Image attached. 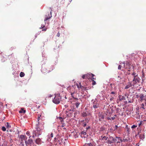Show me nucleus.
<instances>
[{
  "label": "nucleus",
  "instance_id": "1",
  "mask_svg": "<svg viewBox=\"0 0 146 146\" xmlns=\"http://www.w3.org/2000/svg\"><path fill=\"white\" fill-rule=\"evenodd\" d=\"M38 123L37 127L36 128V130L33 131V137L34 138L37 136H38L41 135L42 134V131L44 129V123L42 122L40 123V121H38Z\"/></svg>",
  "mask_w": 146,
  "mask_h": 146
},
{
  "label": "nucleus",
  "instance_id": "2",
  "mask_svg": "<svg viewBox=\"0 0 146 146\" xmlns=\"http://www.w3.org/2000/svg\"><path fill=\"white\" fill-rule=\"evenodd\" d=\"M76 86L75 85L72 86H69L67 88V90L70 94L72 98H74L76 96Z\"/></svg>",
  "mask_w": 146,
  "mask_h": 146
},
{
  "label": "nucleus",
  "instance_id": "3",
  "mask_svg": "<svg viewBox=\"0 0 146 146\" xmlns=\"http://www.w3.org/2000/svg\"><path fill=\"white\" fill-rule=\"evenodd\" d=\"M61 97L59 94H55L54 99L52 100L53 102L56 104H58L61 100Z\"/></svg>",
  "mask_w": 146,
  "mask_h": 146
},
{
  "label": "nucleus",
  "instance_id": "4",
  "mask_svg": "<svg viewBox=\"0 0 146 146\" xmlns=\"http://www.w3.org/2000/svg\"><path fill=\"white\" fill-rule=\"evenodd\" d=\"M50 9L51 11L50 12V13H47L45 15V19H44V21L45 22V23H47L48 24V22L49 21V19H50V18L52 17V9L51 8H50Z\"/></svg>",
  "mask_w": 146,
  "mask_h": 146
},
{
  "label": "nucleus",
  "instance_id": "5",
  "mask_svg": "<svg viewBox=\"0 0 146 146\" xmlns=\"http://www.w3.org/2000/svg\"><path fill=\"white\" fill-rule=\"evenodd\" d=\"M70 100H71V102L72 103L73 101L75 102V103H73V104H75L76 107L78 108L80 104L79 102L78 101V99L75 97L74 98H72V99L70 98Z\"/></svg>",
  "mask_w": 146,
  "mask_h": 146
},
{
  "label": "nucleus",
  "instance_id": "6",
  "mask_svg": "<svg viewBox=\"0 0 146 146\" xmlns=\"http://www.w3.org/2000/svg\"><path fill=\"white\" fill-rule=\"evenodd\" d=\"M115 141H116V140L113 137H110L109 138L108 140L106 141V143H108L111 144L113 143Z\"/></svg>",
  "mask_w": 146,
  "mask_h": 146
},
{
  "label": "nucleus",
  "instance_id": "7",
  "mask_svg": "<svg viewBox=\"0 0 146 146\" xmlns=\"http://www.w3.org/2000/svg\"><path fill=\"white\" fill-rule=\"evenodd\" d=\"M139 96L141 99L140 101L141 102H144V101L146 100V99H145V96H144L143 94H140Z\"/></svg>",
  "mask_w": 146,
  "mask_h": 146
},
{
  "label": "nucleus",
  "instance_id": "8",
  "mask_svg": "<svg viewBox=\"0 0 146 146\" xmlns=\"http://www.w3.org/2000/svg\"><path fill=\"white\" fill-rule=\"evenodd\" d=\"M33 142V141L31 139H29L27 141H25V143L27 145H29L32 146V144Z\"/></svg>",
  "mask_w": 146,
  "mask_h": 146
},
{
  "label": "nucleus",
  "instance_id": "9",
  "mask_svg": "<svg viewBox=\"0 0 146 146\" xmlns=\"http://www.w3.org/2000/svg\"><path fill=\"white\" fill-rule=\"evenodd\" d=\"M142 104H141L140 108L144 110L146 108V100L144 101V102H141Z\"/></svg>",
  "mask_w": 146,
  "mask_h": 146
},
{
  "label": "nucleus",
  "instance_id": "10",
  "mask_svg": "<svg viewBox=\"0 0 146 146\" xmlns=\"http://www.w3.org/2000/svg\"><path fill=\"white\" fill-rule=\"evenodd\" d=\"M80 135L81 137L82 138H85L88 136V135L87 134L86 132L83 131L81 132Z\"/></svg>",
  "mask_w": 146,
  "mask_h": 146
},
{
  "label": "nucleus",
  "instance_id": "11",
  "mask_svg": "<svg viewBox=\"0 0 146 146\" xmlns=\"http://www.w3.org/2000/svg\"><path fill=\"white\" fill-rule=\"evenodd\" d=\"M44 118L43 113H41L38 115V121H40V120H43Z\"/></svg>",
  "mask_w": 146,
  "mask_h": 146
},
{
  "label": "nucleus",
  "instance_id": "12",
  "mask_svg": "<svg viewBox=\"0 0 146 146\" xmlns=\"http://www.w3.org/2000/svg\"><path fill=\"white\" fill-rule=\"evenodd\" d=\"M134 79L133 80V82H134L133 83L134 84H136L137 82H139L140 81V78L139 77H137V76L134 77Z\"/></svg>",
  "mask_w": 146,
  "mask_h": 146
},
{
  "label": "nucleus",
  "instance_id": "13",
  "mask_svg": "<svg viewBox=\"0 0 146 146\" xmlns=\"http://www.w3.org/2000/svg\"><path fill=\"white\" fill-rule=\"evenodd\" d=\"M91 115L92 114L90 113H89L88 111L83 112L82 114V116L84 117H86L88 115L91 116Z\"/></svg>",
  "mask_w": 146,
  "mask_h": 146
},
{
  "label": "nucleus",
  "instance_id": "14",
  "mask_svg": "<svg viewBox=\"0 0 146 146\" xmlns=\"http://www.w3.org/2000/svg\"><path fill=\"white\" fill-rule=\"evenodd\" d=\"M20 138L22 142L24 140L25 141L27 139V137L25 135H20Z\"/></svg>",
  "mask_w": 146,
  "mask_h": 146
},
{
  "label": "nucleus",
  "instance_id": "15",
  "mask_svg": "<svg viewBox=\"0 0 146 146\" xmlns=\"http://www.w3.org/2000/svg\"><path fill=\"white\" fill-rule=\"evenodd\" d=\"M53 137V134L52 133H51L50 134H48V135L47 136V140L48 141H50L51 139V138L52 137Z\"/></svg>",
  "mask_w": 146,
  "mask_h": 146
},
{
  "label": "nucleus",
  "instance_id": "16",
  "mask_svg": "<svg viewBox=\"0 0 146 146\" xmlns=\"http://www.w3.org/2000/svg\"><path fill=\"white\" fill-rule=\"evenodd\" d=\"M93 74L91 73L87 74V79L88 80H89V79L91 80V78L93 76Z\"/></svg>",
  "mask_w": 146,
  "mask_h": 146
},
{
  "label": "nucleus",
  "instance_id": "17",
  "mask_svg": "<svg viewBox=\"0 0 146 146\" xmlns=\"http://www.w3.org/2000/svg\"><path fill=\"white\" fill-rule=\"evenodd\" d=\"M35 142L37 144H40L42 143L41 139L39 138H38L36 140Z\"/></svg>",
  "mask_w": 146,
  "mask_h": 146
},
{
  "label": "nucleus",
  "instance_id": "18",
  "mask_svg": "<svg viewBox=\"0 0 146 146\" xmlns=\"http://www.w3.org/2000/svg\"><path fill=\"white\" fill-rule=\"evenodd\" d=\"M139 137L141 139H144L145 138V136L144 133V131H143L142 133L140 134Z\"/></svg>",
  "mask_w": 146,
  "mask_h": 146
},
{
  "label": "nucleus",
  "instance_id": "19",
  "mask_svg": "<svg viewBox=\"0 0 146 146\" xmlns=\"http://www.w3.org/2000/svg\"><path fill=\"white\" fill-rule=\"evenodd\" d=\"M132 84L131 83V82H129V84H127V85L125 87V89H127L131 87L132 86Z\"/></svg>",
  "mask_w": 146,
  "mask_h": 146
},
{
  "label": "nucleus",
  "instance_id": "20",
  "mask_svg": "<svg viewBox=\"0 0 146 146\" xmlns=\"http://www.w3.org/2000/svg\"><path fill=\"white\" fill-rule=\"evenodd\" d=\"M118 97L119 100L120 101H121L125 100V97L123 96L119 95Z\"/></svg>",
  "mask_w": 146,
  "mask_h": 146
},
{
  "label": "nucleus",
  "instance_id": "21",
  "mask_svg": "<svg viewBox=\"0 0 146 146\" xmlns=\"http://www.w3.org/2000/svg\"><path fill=\"white\" fill-rule=\"evenodd\" d=\"M77 86L78 88V89L79 90H80V89L81 88H82V86L81 85V84L80 83H79V84H77Z\"/></svg>",
  "mask_w": 146,
  "mask_h": 146
},
{
  "label": "nucleus",
  "instance_id": "22",
  "mask_svg": "<svg viewBox=\"0 0 146 146\" xmlns=\"http://www.w3.org/2000/svg\"><path fill=\"white\" fill-rule=\"evenodd\" d=\"M126 65L127 66L126 68H128L129 69L130 68V62H129L127 61L126 62Z\"/></svg>",
  "mask_w": 146,
  "mask_h": 146
},
{
  "label": "nucleus",
  "instance_id": "23",
  "mask_svg": "<svg viewBox=\"0 0 146 146\" xmlns=\"http://www.w3.org/2000/svg\"><path fill=\"white\" fill-rule=\"evenodd\" d=\"M104 115L101 114L99 116V120H101L102 119H104Z\"/></svg>",
  "mask_w": 146,
  "mask_h": 146
},
{
  "label": "nucleus",
  "instance_id": "24",
  "mask_svg": "<svg viewBox=\"0 0 146 146\" xmlns=\"http://www.w3.org/2000/svg\"><path fill=\"white\" fill-rule=\"evenodd\" d=\"M26 112V111L24 110L23 109L21 108V110L19 111V113H25Z\"/></svg>",
  "mask_w": 146,
  "mask_h": 146
},
{
  "label": "nucleus",
  "instance_id": "25",
  "mask_svg": "<svg viewBox=\"0 0 146 146\" xmlns=\"http://www.w3.org/2000/svg\"><path fill=\"white\" fill-rule=\"evenodd\" d=\"M6 126L7 128H9L11 127V125L8 122L7 123Z\"/></svg>",
  "mask_w": 146,
  "mask_h": 146
},
{
  "label": "nucleus",
  "instance_id": "26",
  "mask_svg": "<svg viewBox=\"0 0 146 146\" xmlns=\"http://www.w3.org/2000/svg\"><path fill=\"white\" fill-rule=\"evenodd\" d=\"M25 75V74L24 73H23L22 72H21L20 73V76L21 77L24 76Z\"/></svg>",
  "mask_w": 146,
  "mask_h": 146
},
{
  "label": "nucleus",
  "instance_id": "27",
  "mask_svg": "<svg viewBox=\"0 0 146 146\" xmlns=\"http://www.w3.org/2000/svg\"><path fill=\"white\" fill-rule=\"evenodd\" d=\"M41 29H42V31H46L47 29V28L46 27H44L42 28H41Z\"/></svg>",
  "mask_w": 146,
  "mask_h": 146
},
{
  "label": "nucleus",
  "instance_id": "28",
  "mask_svg": "<svg viewBox=\"0 0 146 146\" xmlns=\"http://www.w3.org/2000/svg\"><path fill=\"white\" fill-rule=\"evenodd\" d=\"M82 78L83 79H87V74H84L82 76Z\"/></svg>",
  "mask_w": 146,
  "mask_h": 146
},
{
  "label": "nucleus",
  "instance_id": "29",
  "mask_svg": "<svg viewBox=\"0 0 146 146\" xmlns=\"http://www.w3.org/2000/svg\"><path fill=\"white\" fill-rule=\"evenodd\" d=\"M93 77H92L91 78V80H96V76H95L93 74Z\"/></svg>",
  "mask_w": 146,
  "mask_h": 146
},
{
  "label": "nucleus",
  "instance_id": "30",
  "mask_svg": "<svg viewBox=\"0 0 146 146\" xmlns=\"http://www.w3.org/2000/svg\"><path fill=\"white\" fill-rule=\"evenodd\" d=\"M132 75L133 76H137V75L136 74V73L135 72H133L132 73Z\"/></svg>",
  "mask_w": 146,
  "mask_h": 146
},
{
  "label": "nucleus",
  "instance_id": "31",
  "mask_svg": "<svg viewBox=\"0 0 146 146\" xmlns=\"http://www.w3.org/2000/svg\"><path fill=\"white\" fill-rule=\"evenodd\" d=\"M2 130L4 131H6V128L5 127H3L2 128Z\"/></svg>",
  "mask_w": 146,
  "mask_h": 146
},
{
  "label": "nucleus",
  "instance_id": "32",
  "mask_svg": "<svg viewBox=\"0 0 146 146\" xmlns=\"http://www.w3.org/2000/svg\"><path fill=\"white\" fill-rule=\"evenodd\" d=\"M108 137H106V136H104L103 137L102 140H106L107 139Z\"/></svg>",
  "mask_w": 146,
  "mask_h": 146
},
{
  "label": "nucleus",
  "instance_id": "33",
  "mask_svg": "<svg viewBox=\"0 0 146 146\" xmlns=\"http://www.w3.org/2000/svg\"><path fill=\"white\" fill-rule=\"evenodd\" d=\"M59 118L61 122L63 121V119L61 117H59Z\"/></svg>",
  "mask_w": 146,
  "mask_h": 146
},
{
  "label": "nucleus",
  "instance_id": "34",
  "mask_svg": "<svg viewBox=\"0 0 146 146\" xmlns=\"http://www.w3.org/2000/svg\"><path fill=\"white\" fill-rule=\"evenodd\" d=\"M137 127V125H133L131 126V128L132 129L135 128H136Z\"/></svg>",
  "mask_w": 146,
  "mask_h": 146
},
{
  "label": "nucleus",
  "instance_id": "35",
  "mask_svg": "<svg viewBox=\"0 0 146 146\" xmlns=\"http://www.w3.org/2000/svg\"><path fill=\"white\" fill-rule=\"evenodd\" d=\"M98 105L97 104L96 105H94L93 106V107L94 108H98Z\"/></svg>",
  "mask_w": 146,
  "mask_h": 146
},
{
  "label": "nucleus",
  "instance_id": "36",
  "mask_svg": "<svg viewBox=\"0 0 146 146\" xmlns=\"http://www.w3.org/2000/svg\"><path fill=\"white\" fill-rule=\"evenodd\" d=\"M92 84L93 85L96 84V82L94 80H92Z\"/></svg>",
  "mask_w": 146,
  "mask_h": 146
},
{
  "label": "nucleus",
  "instance_id": "37",
  "mask_svg": "<svg viewBox=\"0 0 146 146\" xmlns=\"http://www.w3.org/2000/svg\"><path fill=\"white\" fill-rule=\"evenodd\" d=\"M26 134L27 135L29 136L30 135V132L29 131H28L27 132Z\"/></svg>",
  "mask_w": 146,
  "mask_h": 146
},
{
  "label": "nucleus",
  "instance_id": "38",
  "mask_svg": "<svg viewBox=\"0 0 146 146\" xmlns=\"http://www.w3.org/2000/svg\"><path fill=\"white\" fill-rule=\"evenodd\" d=\"M45 27V24L44 25H42L41 26V27H40V29H41V28H43V27Z\"/></svg>",
  "mask_w": 146,
  "mask_h": 146
},
{
  "label": "nucleus",
  "instance_id": "39",
  "mask_svg": "<svg viewBox=\"0 0 146 146\" xmlns=\"http://www.w3.org/2000/svg\"><path fill=\"white\" fill-rule=\"evenodd\" d=\"M122 67V66L120 65H119L118 66V69L120 70L121 68V67Z\"/></svg>",
  "mask_w": 146,
  "mask_h": 146
},
{
  "label": "nucleus",
  "instance_id": "40",
  "mask_svg": "<svg viewBox=\"0 0 146 146\" xmlns=\"http://www.w3.org/2000/svg\"><path fill=\"white\" fill-rule=\"evenodd\" d=\"M82 89V90H86L85 88L83 87V86H82V88H81Z\"/></svg>",
  "mask_w": 146,
  "mask_h": 146
},
{
  "label": "nucleus",
  "instance_id": "41",
  "mask_svg": "<svg viewBox=\"0 0 146 146\" xmlns=\"http://www.w3.org/2000/svg\"><path fill=\"white\" fill-rule=\"evenodd\" d=\"M123 65V66H123V67L125 68V63L124 62L122 64Z\"/></svg>",
  "mask_w": 146,
  "mask_h": 146
},
{
  "label": "nucleus",
  "instance_id": "42",
  "mask_svg": "<svg viewBox=\"0 0 146 146\" xmlns=\"http://www.w3.org/2000/svg\"><path fill=\"white\" fill-rule=\"evenodd\" d=\"M57 36L58 37H59L60 36V34L59 32H58L57 34Z\"/></svg>",
  "mask_w": 146,
  "mask_h": 146
},
{
  "label": "nucleus",
  "instance_id": "43",
  "mask_svg": "<svg viewBox=\"0 0 146 146\" xmlns=\"http://www.w3.org/2000/svg\"><path fill=\"white\" fill-rule=\"evenodd\" d=\"M139 95L137 94L136 95V98H138L139 97Z\"/></svg>",
  "mask_w": 146,
  "mask_h": 146
},
{
  "label": "nucleus",
  "instance_id": "44",
  "mask_svg": "<svg viewBox=\"0 0 146 146\" xmlns=\"http://www.w3.org/2000/svg\"><path fill=\"white\" fill-rule=\"evenodd\" d=\"M113 99L114 98L113 97H112L110 98V101H112L113 100Z\"/></svg>",
  "mask_w": 146,
  "mask_h": 146
},
{
  "label": "nucleus",
  "instance_id": "45",
  "mask_svg": "<svg viewBox=\"0 0 146 146\" xmlns=\"http://www.w3.org/2000/svg\"><path fill=\"white\" fill-rule=\"evenodd\" d=\"M142 121H141L140 123L139 124V126H140L142 124Z\"/></svg>",
  "mask_w": 146,
  "mask_h": 146
},
{
  "label": "nucleus",
  "instance_id": "46",
  "mask_svg": "<svg viewBox=\"0 0 146 146\" xmlns=\"http://www.w3.org/2000/svg\"><path fill=\"white\" fill-rule=\"evenodd\" d=\"M115 118L114 117H111V119H112V120H113Z\"/></svg>",
  "mask_w": 146,
  "mask_h": 146
},
{
  "label": "nucleus",
  "instance_id": "47",
  "mask_svg": "<svg viewBox=\"0 0 146 146\" xmlns=\"http://www.w3.org/2000/svg\"><path fill=\"white\" fill-rule=\"evenodd\" d=\"M119 140L121 142L123 141V140L121 139L120 137V139H119Z\"/></svg>",
  "mask_w": 146,
  "mask_h": 146
},
{
  "label": "nucleus",
  "instance_id": "48",
  "mask_svg": "<svg viewBox=\"0 0 146 146\" xmlns=\"http://www.w3.org/2000/svg\"><path fill=\"white\" fill-rule=\"evenodd\" d=\"M52 96L51 95H49L48 96V97H49V98H51V97H52Z\"/></svg>",
  "mask_w": 146,
  "mask_h": 146
},
{
  "label": "nucleus",
  "instance_id": "49",
  "mask_svg": "<svg viewBox=\"0 0 146 146\" xmlns=\"http://www.w3.org/2000/svg\"><path fill=\"white\" fill-rule=\"evenodd\" d=\"M89 128H90V126H88V127H87L86 128V129L87 130H88Z\"/></svg>",
  "mask_w": 146,
  "mask_h": 146
},
{
  "label": "nucleus",
  "instance_id": "50",
  "mask_svg": "<svg viewBox=\"0 0 146 146\" xmlns=\"http://www.w3.org/2000/svg\"><path fill=\"white\" fill-rule=\"evenodd\" d=\"M86 123H85L84 124V125H83V126L85 127L86 126Z\"/></svg>",
  "mask_w": 146,
  "mask_h": 146
},
{
  "label": "nucleus",
  "instance_id": "51",
  "mask_svg": "<svg viewBox=\"0 0 146 146\" xmlns=\"http://www.w3.org/2000/svg\"><path fill=\"white\" fill-rule=\"evenodd\" d=\"M107 119L108 120H111V119L110 118V117H108L107 118Z\"/></svg>",
  "mask_w": 146,
  "mask_h": 146
},
{
  "label": "nucleus",
  "instance_id": "52",
  "mask_svg": "<svg viewBox=\"0 0 146 146\" xmlns=\"http://www.w3.org/2000/svg\"><path fill=\"white\" fill-rule=\"evenodd\" d=\"M115 127L116 129H117L118 127L117 126V125H115Z\"/></svg>",
  "mask_w": 146,
  "mask_h": 146
},
{
  "label": "nucleus",
  "instance_id": "53",
  "mask_svg": "<svg viewBox=\"0 0 146 146\" xmlns=\"http://www.w3.org/2000/svg\"><path fill=\"white\" fill-rule=\"evenodd\" d=\"M116 137V138H117L118 139H120V137Z\"/></svg>",
  "mask_w": 146,
  "mask_h": 146
},
{
  "label": "nucleus",
  "instance_id": "54",
  "mask_svg": "<svg viewBox=\"0 0 146 146\" xmlns=\"http://www.w3.org/2000/svg\"><path fill=\"white\" fill-rule=\"evenodd\" d=\"M111 94H115V93L114 92H111Z\"/></svg>",
  "mask_w": 146,
  "mask_h": 146
},
{
  "label": "nucleus",
  "instance_id": "55",
  "mask_svg": "<svg viewBox=\"0 0 146 146\" xmlns=\"http://www.w3.org/2000/svg\"><path fill=\"white\" fill-rule=\"evenodd\" d=\"M120 143V142H119V141H117V143Z\"/></svg>",
  "mask_w": 146,
  "mask_h": 146
},
{
  "label": "nucleus",
  "instance_id": "56",
  "mask_svg": "<svg viewBox=\"0 0 146 146\" xmlns=\"http://www.w3.org/2000/svg\"><path fill=\"white\" fill-rule=\"evenodd\" d=\"M31 137V136H29V138H30Z\"/></svg>",
  "mask_w": 146,
  "mask_h": 146
}]
</instances>
